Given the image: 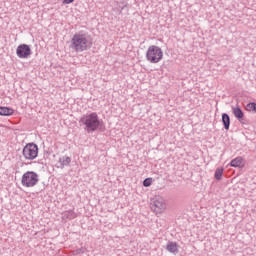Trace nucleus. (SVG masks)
I'll return each instance as SVG.
<instances>
[{"instance_id":"nucleus-14","label":"nucleus","mask_w":256,"mask_h":256,"mask_svg":"<svg viewBox=\"0 0 256 256\" xmlns=\"http://www.w3.org/2000/svg\"><path fill=\"white\" fill-rule=\"evenodd\" d=\"M230 165L231 167H243V158L236 157L235 159L231 160Z\"/></svg>"},{"instance_id":"nucleus-8","label":"nucleus","mask_w":256,"mask_h":256,"mask_svg":"<svg viewBox=\"0 0 256 256\" xmlns=\"http://www.w3.org/2000/svg\"><path fill=\"white\" fill-rule=\"evenodd\" d=\"M166 250L173 255H177L179 253V246L177 242L169 241L166 245Z\"/></svg>"},{"instance_id":"nucleus-3","label":"nucleus","mask_w":256,"mask_h":256,"mask_svg":"<svg viewBox=\"0 0 256 256\" xmlns=\"http://www.w3.org/2000/svg\"><path fill=\"white\" fill-rule=\"evenodd\" d=\"M163 59V50L159 46H149L146 52V60L149 63H159Z\"/></svg>"},{"instance_id":"nucleus-15","label":"nucleus","mask_w":256,"mask_h":256,"mask_svg":"<svg viewBox=\"0 0 256 256\" xmlns=\"http://www.w3.org/2000/svg\"><path fill=\"white\" fill-rule=\"evenodd\" d=\"M214 177L217 181H221V177H223V168H217Z\"/></svg>"},{"instance_id":"nucleus-10","label":"nucleus","mask_w":256,"mask_h":256,"mask_svg":"<svg viewBox=\"0 0 256 256\" xmlns=\"http://www.w3.org/2000/svg\"><path fill=\"white\" fill-rule=\"evenodd\" d=\"M222 123L224 125V129L226 131H229V127H231V118L229 117V114L227 113L222 114Z\"/></svg>"},{"instance_id":"nucleus-17","label":"nucleus","mask_w":256,"mask_h":256,"mask_svg":"<svg viewBox=\"0 0 256 256\" xmlns=\"http://www.w3.org/2000/svg\"><path fill=\"white\" fill-rule=\"evenodd\" d=\"M153 183V178H146L143 181V186L144 187H151V184Z\"/></svg>"},{"instance_id":"nucleus-11","label":"nucleus","mask_w":256,"mask_h":256,"mask_svg":"<svg viewBox=\"0 0 256 256\" xmlns=\"http://www.w3.org/2000/svg\"><path fill=\"white\" fill-rule=\"evenodd\" d=\"M77 213L73 210H68L62 213V219H69L70 221L76 219Z\"/></svg>"},{"instance_id":"nucleus-2","label":"nucleus","mask_w":256,"mask_h":256,"mask_svg":"<svg viewBox=\"0 0 256 256\" xmlns=\"http://www.w3.org/2000/svg\"><path fill=\"white\" fill-rule=\"evenodd\" d=\"M91 47L89 45V39L87 38V34L76 33L73 35L71 39L70 49L76 51V53H83V51H87Z\"/></svg>"},{"instance_id":"nucleus-18","label":"nucleus","mask_w":256,"mask_h":256,"mask_svg":"<svg viewBox=\"0 0 256 256\" xmlns=\"http://www.w3.org/2000/svg\"><path fill=\"white\" fill-rule=\"evenodd\" d=\"M82 253H85V248H79L73 251V255H81Z\"/></svg>"},{"instance_id":"nucleus-7","label":"nucleus","mask_w":256,"mask_h":256,"mask_svg":"<svg viewBox=\"0 0 256 256\" xmlns=\"http://www.w3.org/2000/svg\"><path fill=\"white\" fill-rule=\"evenodd\" d=\"M31 53V47L27 44H20L16 49V55L19 59H29Z\"/></svg>"},{"instance_id":"nucleus-5","label":"nucleus","mask_w":256,"mask_h":256,"mask_svg":"<svg viewBox=\"0 0 256 256\" xmlns=\"http://www.w3.org/2000/svg\"><path fill=\"white\" fill-rule=\"evenodd\" d=\"M39 183V174L34 171H27L22 175L21 185L23 187H35Z\"/></svg>"},{"instance_id":"nucleus-19","label":"nucleus","mask_w":256,"mask_h":256,"mask_svg":"<svg viewBox=\"0 0 256 256\" xmlns=\"http://www.w3.org/2000/svg\"><path fill=\"white\" fill-rule=\"evenodd\" d=\"M64 5H71L75 0H62Z\"/></svg>"},{"instance_id":"nucleus-1","label":"nucleus","mask_w":256,"mask_h":256,"mask_svg":"<svg viewBox=\"0 0 256 256\" xmlns=\"http://www.w3.org/2000/svg\"><path fill=\"white\" fill-rule=\"evenodd\" d=\"M80 125H84L87 133H95L99 129L103 128V120L99 119V115L96 112L83 115L79 120Z\"/></svg>"},{"instance_id":"nucleus-9","label":"nucleus","mask_w":256,"mask_h":256,"mask_svg":"<svg viewBox=\"0 0 256 256\" xmlns=\"http://www.w3.org/2000/svg\"><path fill=\"white\" fill-rule=\"evenodd\" d=\"M15 113V110L13 108L5 107V106H0V115L2 117H9Z\"/></svg>"},{"instance_id":"nucleus-12","label":"nucleus","mask_w":256,"mask_h":256,"mask_svg":"<svg viewBox=\"0 0 256 256\" xmlns=\"http://www.w3.org/2000/svg\"><path fill=\"white\" fill-rule=\"evenodd\" d=\"M59 163L61 164V169H63V167H68V165H71V157L62 156L59 158Z\"/></svg>"},{"instance_id":"nucleus-13","label":"nucleus","mask_w":256,"mask_h":256,"mask_svg":"<svg viewBox=\"0 0 256 256\" xmlns=\"http://www.w3.org/2000/svg\"><path fill=\"white\" fill-rule=\"evenodd\" d=\"M232 111H233V115L236 117V119H238L239 121H241V119H243V117H244L243 110H241L239 107H232Z\"/></svg>"},{"instance_id":"nucleus-6","label":"nucleus","mask_w":256,"mask_h":256,"mask_svg":"<svg viewBox=\"0 0 256 256\" xmlns=\"http://www.w3.org/2000/svg\"><path fill=\"white\" fill-rule=\"evenodd\" d=\"M150 207L154 213L160 214L167 209V204H165V200H163V198H154L151 200Z\"/></svg>"},{"instance_id":"nucleus-4","label":"nucleus","mask_w":256,"mask_h":256,"mask_svg":"<svg viewBox=\"0 0 256 256\" xmlns=\"http://www.w3.org/2000/svg\"><path fill=\"white\" fill-rule=\"evenodd\" d=\"M22 155L26 161H34L39 156V146L35 143H28L22 151Z\"/></svg>"},{"instance_id":"nucleus-16","label":"nucleus","mask_w":256,"mask_h":256,"mask_svg":"<svg viewBox=\"0 0 256 256\" xmlns=\"http://www.w3.org/2000/svg\"><path fill=\"white\" fill-rule=\"evenodd\" d=\"M246 110L248 111H253L256 113V103L255 102H250L246 105Z\"/></svg>"}]
</instances>
